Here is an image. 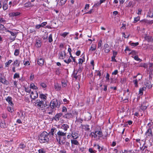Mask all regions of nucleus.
Returning a JSON list of instances; mask_svg holds the SVG:
<instances>
[{
    "instance_id": "nucleus-1",
    "label": "nucleus",
    "mask_w": 153,
    "mask_h": 153,
    "mask_svg": "<svg viewBox=\"0 0 153 153\" xmlns=\"http://www.w3.org/2000/svg\"><path fill=\"white\" fill-rule=\"evenodd\" d=\"M39 140L41 143L48 142L49 140L48 134L46 131H43L39 137Z\"/></svg>"
},
{
    "instance_id": "nucleus-2",
    "label": "nucleus",
    "mask_w": 153,
    "mask_h": 153,
    "mask_svg": "<svg viewBox=\"0 0 153 153\" xmlns=\"http://www.w3.org/2000/svg\"><path fill=\"white\" fill-rule=\"evenodd\" d=\"M90 136L96 139L97 140H99L100 138L102 136V134L101 131H97L91 132L90 134Z\"/></svg>"
},
{
    "instance_id": "nucleus-3",
    "label": "nucleus",
    "mask_w": 153,
    "mask_h": 153,
    "mask_svg": "<svg viewBox=\"0 0 153 153\" xmlns=\"http://www.w3.org/2000/svg\"><path fill=\"white\" fill-rule=\"evenodd\" d=\"M60 102L56 99H53L50 103L51 108L54 109L55 108H59L60 105Z\"/></svg>"
},
{
    "instance_id": "nucleus-4",
    "label": "nucleus",
    "mask_w": 153,
    "mask_h": 153,
    "mask_svg": "<svg viewBox=\"0 0 153 153\" xmlns=\"http://www.w3.org/2000/svg\"><path fill=\"white\" fill-rule=\"evenodd\" d=\"M36 104L37 108L41 110H45L44 108L47 106L46 105L44 104L42 100L40 101L38 100H36Z\"/></svg>"
},
{
    "instance_id": "nucleus-5",
    "label": "nucleus",
    "mask_w": 153,
    "mask_h": 153,
    "mask_svg": "<svg viewBox=\"0 0 153 153\" xmlns=\"http://www.w3.org/2000/svg\"><path fill=\"white\" fill-rule=\"evenodd\" d=\"M59 137H60V138L59 137V139L60 140H61L62 143H65V139H66V138L65 137H66V133H64L60 131H59L57 133Z\"/></svg>"
},
{
    "instance_id": "nucleus-6",
    "label": "nucleus",
    "mask_w": 153,
    "mask_h": 153,
    "mask_svg": "<svg viewBox=\"0 0 153 153\" xmlns=\"http://www.w3.org/2000/svg\"><path fill=\"white\" fill-rule=\"evenodd\" d=\"M62 112L63 114V117L64 118H67V109L66 107L65 106H63L62 109Z\"/></svg>"
},
{
    "instance_id": "nucleus-7",
    "label": "nucleus",
    "mask_w": 153,
    "mask_h": 153,
    "mask_svg": "<svg viewBox=\"0 0 153 153\" xmlns=\"http://www.w3.org/2000/svg\"><path fill=\"white\" fill-rule=\"evenodd\" d=\"M38 93L36 91H35L34 92L32 91L31 93L30 97L32 99H34L38 97Z\"/></svg>"
},
{
    "instance_id": "nucleus-8",
    "label": "nucleus",
    "mask_w": 153,
    "mask_h": 153,
    "mask_svg": "<svg viewBox=\"0 0 153 153\" xmlns=\"http://www.w3.org/2000/svg\"><path fill=\"white\" fill-rule=\"evenodd\" d=\"M63 114L60 113H58L55 115L53 119L56 121H59V118Z\"/></svg>"
},
{
    "instance_id": "nucleus-9",
    "label": "nucleus",
    "mask_w": 153,
    "mask_h": 153,
    "mask_svg": "<svg viewBox=\"0 0 153 153\" xmlns=\"http://www.w3.org/2000/svg\"><path fill=\"white\" fill-rule=\"evenodd\" d=\"M145 134L148 136H152L153 137V134L152 133V130L151 129L148 128L145 133Z\"/></svg>"
},
{
    "instance_id": "nucleus-10",
    "label": "nucleus",
    "mask_w": 153,
    "mask_h": 153,
    "mask_svg": "<svg viewBox=\"0 0 153 153\" xmlns=\"http://www.w3.org/2000/svg\"><path fill=\"white\" fill-rule=\"evenodd\" d=\"M79 73L78 72V71H74V73L73 75V76L76 79H79L80 77Z\"/></svg>"
},
{
    "instance_id": "nucleus-11",
    "label": "nucleus",
    "mask_w": 153,
    "mask_h": 153,
    "mask_svg": "<svg viewBox=\"0 0 153 153\" xmlns=\"http://www.w3.org/2000/svg\"><path fill=\"white\" fill-rule=\"evenodd\" d=\"M104 49L105 52L106 53H108L110 51L109 46L107 44H105L104 46Z\"/></svg>"
},
{
    "instance_id": "nucleus-12",
    "label": "nucleus",
    "mask_w": 153,
    "mask_h": 153,
    "mask_svg": "<svg viewBox=\"0 0 153 153\" xmlns=\"http://www.w3.org/2000/svg\"><path fill=\"white\" fill-rule=\"evenodd\" d=\"M7 32L10 33L11 35L13 36V38L11 39L13 41L14 40L17 35L16 33H13V32L9 30H7Z\"/></svg>"
},
{
    "instance_id": "nucleus-13",
    "label": "nucleus",
    "mask_w": 153,
    "mask_h": 153,
    "mask_svg": "<svg viewBox=\"0 0 153 153\" xmlns=\"http://www.w3.org/2000/svg\"><path fill=\"white\" fill-rule=\"evenodd\" d=\"M93 147L94 149L97 150L99 151H100L102 149V147H100L98 144H95L94 145Z\"/></svg>"
},
{
    "instance_id": "nucleus-14",
    "label": "nucleus",
    "mask_w": 153,
    "mask_h": 153,
    "mask_svg": "<svg viewBox=\"0 0 153 153\" xmlns=\"http://www.w3.org/2000/svg\"><path fill=\"white\" fill-rule=\"evenodd\" d=\"M6 100L8 103L10 104V105L12 106L13 105V102L12 101V98L11 97L8 96L6 99Z\"/></svg>"
},
{
    "instance_id": "nucleus-15",
    "label": "nucleus",
    "mask_w": 153,
    "mask_h": 153,
    "mask_svg": "<svg viewBox=\"0 0 153 153\" xmlns=\"http://www.w3.org/2000/svg\"><path fill=\"white\" fill-rule=\"evenodd\" d=\"M37 63L40 66H42L44 64V59L42 58L38 59Z\"/></svg>"
},
{
    "instance_id": "nucleus-16",
    "label": "nucleus",
    "mask_w": 153,
    "mask_h": 153,
    "mask_svg": "<svg viewBox=\"0 0 153 153\" xmlns=\"http://www.w3.org/2000/svg\"><path fill=\"white\" fill-rule=\"evenodd\" d=\"M54 88L56 91H59L61 88V85L57 83H55L54 85Z\"/></svg>"
},
{
    "instance_id": "nucleus-17",
    "label": "nucleus",
    "mask_w": 153,
    "mask_h": 153,
    "mask_svg": "<svg viewBox=\"0 0 153 153\" xmlns=\"http://www.w3.org/2000/svg\"><path fill=\"white\" fill-rule=\"evenodd\" d=\"M35 46L37 48H39L41 46V42L40 40L38 39L36 40Z\"/></svg>"
},
{
    "instance_id": "nucleus-18",
    "label": "nucleus",
    "mask_w": 153,
    "mask_h": 153,
    "mask_svg": "<svg viewBox=\"0 0 153 153\" xmlns=\"http://www.w3.org/2000/svg\"><path fill=\"white\" fill-rule=\"evenodd\" d=\"M81 128L82 129L85 130V131H89L90 130V128H89V126L88 125H81Z\"/></svg>"
},
{
    "instance_id": "nucleus-19",
    "label": "nucleus",
    "mask_w": 153,
    "mask_h": 153,
    "mask_svg": "<svg viewBox=\"0 0 153 153\" xmlns=\"http://www.w3.org/2000/svg\"><path fill=\"white\" fill-rule=\"evenodd\" d=\"M66 56V53L64 51H61L60 55V58L63 59Z\"/></svg>"
},
{
    "instance_id": "nucleus-20",
    "label": "nucleus",
    "mask_w": 153,
    "mask_h": 153,
    "mask_svg": "<svg viewBox=\"0 0 153 153\" xmlns=\"http://www.w3.org/2000/svg\"><path fill=\"white\" fill-rule=\"evenodd\" d=\"M0 82L4 84H7L6 83L7 81L5 78H3L0 76Z\"/></svg>"
},
{
    "instance_id": "nucleus-21",
    "label": "nucleus",
    "mask_w": 153,
    "mask_h": 153,
    "mask_svg": "<svg viewBox=\"0 0 153 153\" xmlns=\"http://www.w3.org/2000/svg\"><path fill=\"white\" fill-rule=\"evenodd\" d=\"M147 106H148V105L144 104V103H143V104L140 106V108L143 110H144L146 109Z\"/></svg>"
},
{
    "instance_id": "nucleus-22",
    "label": "nucleus",
    "mask_w": 153,
    "mask_h": 153,
    "mask_svg": "<svg viewBox=\"0 0 153 153\" xmlns=\"http://www.w3.org/2000/svg\"><path fill=\"white\" fill-rule=\"evenodd\" d=\"M72 136L74 139H76L78 137V134L77 133L74 132L72 134Z\"/></svg>"
},
{
    "instance_id": "nucleus-23",
    "label": "nucleus",
    "mask_w": 153,
    "mask_h": 153,
    "mask_svg": "<svg viewBox=\"0 0 153 153\" xmlns=\"http://www.w3.org/2000/svg\"><path fill=\"white\" fill-rule=\"evenodd\" d=\"M74 139V140H71V143L72 144H74L76 145H78L79 144L78 141Z\"/></svg>"
},
{
    "instance_id": "nucleus-24",
    "label": "nucleus",
    "mask_w": 153,
    "mask_h": 153,
    "mask_svg": "<svg viewBox=\"0 0 153 153\" xmlns=\"http://www.w3.org/2000/svg\"><path fill=\"white\" fill-rule=\"evenodd\" d=\"M96 48V46L95 44H92V46L91 47V48L90 49V50L91 51H95Z\"/></svg>"
},
{
    "instance_id": "nucleus-25",
    "label": "nucleus",
    "mask_w": 153,
    "mask_h": 153,
    "mask_svg": "<svg viewBox=\"0 0 153 153\" xmlns=\"http://www.w3.org/2000/svg\"><path fill=\"white\" fill-rule=\"evenodd\" d=\"M30 88L35 90H36L38 89L37 87L33 83H32L30 85Z\"/></svg>"
},
{
    "instance_id": "nucleus-26",
    "label": "nucleus",
    "mask_w": 153,
    "mask_h": 153,
    "mask_svg": "<svg viewBox=\"0 0 153 153\" xmlns=\"http://www.w3.org/2000/svg\"><path fill=\"white\" fill-rule=\"evenodd\" d=\"M1 127V128H4L6 127V124L5 121H4L3 122H2L0 124Z\"/></svg>"
},
{
    "instance_id": "nucleus-27",
    "label": "nucleus",
    "mask_w": 153,
    "mask_h": 153,
    "mask_svg": "<svg viewBox=\"0 0 153 153\" xmlns=\"http://www.w3.org/2000/svg\"><path fill=\"white\" fill-rule=\"evenodd\" d=\"M149 16L150 17H153V9L150 10L149 13Z\"/></svg>"
},
{
    "instance_id": "nucleus-28",
    "label": "nucleus",
    "mask_w": 153,
    "mask_h": 153,
    "mask_svg": "<svg viewBox=\"0 0 153 153\" xmlns=\"http://www.w3.org/2000/svg\"><path fill=\"white\" fill-rule=\"evenodd\" d=\"M145 39L148 41H150L152 40V37L151 36H146L145 37Z\"/></svg>"
},
{
    "instance_id": "nucleus-29",
    "label": "nucleus",
    "mask_w": 153,
    "mask_h": 153,
    "mask_svg": "<svg viewBox=\"0 0 153 153\" xmlns=\"http://www.w3.org/2000/svg\"><path fill=\"white\" fill-rule=\"evenodd\" d=\"M20 62L18 60H16L14 62V65L17 67H19V66Z\"/></svg>"
},
{
    "instance_id": "nucleus-30",
    "label": "nucleus",
    "mask_w": 153,
    "mask_h": 153,
    "mask_svg": "<svg viewBox=\"0 0 153 153\" xmlns=\"http://www.w3.org/2000/svg\"><path fill=\"white\" fill-rule=\"evenodd\" d=\"M40 85L44 88H46L47 87V85L44 82H40Z\"/></svg>"
},
{
    "instance_id": "nucleus-31",
    "label": "nucleus",
    "mask_w": 153,
    "mask_h": 153,
    "mask_svg": "<svg viewBox=\"0 0 153 153\" xmlns=\"http://www.w3.org/2000/svg\"><path fill=\"white\" fill-rule=\"evenodd\" d=\"M8 6L7 3H4L3 5V8L4 10H6L7 9Z\"/></svg>"
},
{
    "instance_id": "nucleus-32",
    "label": "nucleus",
    "mask_w": 153,
    "mask_h": 153,
    "mask_svg": "<svg viewBox=\"0 0 153 153\" xmlns=\"http://www.w3.org/2000/svg\"><path fill=\"white\" fill-rule=\"evenodd\" d=\"M153 125V123L152 122H150L147 125V126L148 127V128L151 129Z\"/></svg>"
},
{
    "instance_id": "nucleus-33",
    "label": "nucleus",
    "mask_w": 153,
    "mask_h": 153,
    "mask_svg": "<svg viewBox=\"0 0 153 153\" xmlns=\"http://www.w3.org/2000/svg\"><path fill=\"white\" fill-rule=\"evenodd\" d=\"M19 49H15L14 51V55L16 56H17L19 55Z\"/></svg>"
},
{
    "instance_id": "nucleus-34",
    "label": "nucleus",
    "mask_w": 153,
    "mask_h": 153,
    "mask_svg": "<svg viewBox=\"0 0 153 153\" xmlns=\"http://www.w3.org/2000/svg\"><path fill=\"white\" fill-rule=\"evenodd\" d=\"M12 62L11 60H9L8 62H6L5 63V66L6 67H8L9 65Z\"/></svg>"
},
{
    "instance_id": "nucleus-35",
    "label": "nucleus",
    "mask_w": 153,
    "mask_h": 153,
    "mask_svg": "<svg viewBox=\"0 0 153 153\" xmlns=\"http://www.w3.org/2000/svg\"><path fill=\"white\" fill-rule=\"evenodd\" d=\"M49 42L51 43L53 41L52 34H51L50 35L48 38Z\"/></svg>"
},
{
    "instance_id": "nucleus-36",
    "label": "nucleus",
    "mask_w": 153,
    "mask_h": 153,
    "mask_svg": "<svg viewBox=\"0 0 153 153\" xmlns=\"http://www.w3.org/2000/svg\"><path fill=\"white\" fill-rule=\"evenodd\" d=\"M40 97L42 99H43L44 100H46V96L42 94H41L39 95Z\"/></svg>"
},
{
    "instance_id": "nucleus-37",
    "label": "nucleus",
    "mask_w": 153,
    "mask_h": 153,
    "mask_svg": "<svg viewBox=\"0 0 153 153\" xmlns=\"http://www.w3.org/2000/svg\"><path fill=\"white\" fill-rule=\"evenodd\" d=\"M20 13L19 12H13L12 13V15L13 16H17L20 14Z\"/></svg>"
},
{
    "instance_id": "nucleus-38",
    "label": "nucleus",
    "mask_w": 153,
    "mask_h": 153,
    "mask_svg": "<svg viewBox=\"0 0 153 153\" xmlns=\"http://www.w3.org/2000/svg\"><path fill=\"white\" fill-rule=\"evenodd\" d=\"M0 23L3 24H4L6 23V21L2 18H0Z\"/></svg>"
},
{
    "instance_id": "nucleus-39",
    "label": "nucleus",
    "mask_w": 153,
    "mask_h": 153,
    "mask_svg": "<svg viewBox=\"0 0 153 153\" xmlns=\"http://www.w3.org/2000/svg\"><path fill=\"white\" fill-rule=\"evenodd\" d=\"M102 41L101 40H100L99 41V42H98V48L101 49L102 48L101 45H102Z\"/></svg>"
},
{
    "instance_id": "nucleus-40",
    "label": "nucleus",
    "mask_w": 153,
    "mask_h": 153,
    "mask_svg": "<svg viewBox=\"0 0 153 153\" xmlns=\"http://www.w3.org/2000/svg\"><path fill=\"white\" fill-rule=\"evenodd\" d=\"M38 152L39 153H45L46 151L45 150L42 148L39 150Z\"/></svg>"
},
{
    "instance_id": "nucleus-41",
    "label": "nucleus",
    "mask_w": 153,
    "mask_h": 153,
    "mask_svg": "<svg viewBox=\"0 0 153 153\" xmlns=\"http://www.w3.org/2000/svg\"><path fill=\"white\" fill-rule=\"evenodd\" d=\"M140 67H143L145 68H147L148 67L147 65L145 63L141 64L140 65Z\"/></svg>"
},
{
    "instance_id": "nucleus-42",
    "label": "nucleus",
    "mask_w": 153,
    "mask_h": 153,
    "mask_svg": "<svg viewBox=\"0 0 153 153\" xmlns=\"http://www.w3.org/2000/svg\"><path fill=\"white\" fill-rule=\"evenodd\" d=\"M134 58L135 60L138 61L139 62H141L142 61L141 59H139L138 58V56H134Z\"/></svg>"
},
{
    "instance_id": "nucleus-43",
    "label": "nucleus",
    "mask_w": 153,
    "mask_h": 153,
    "mask_svg": "<svg viewBox=\"0 0 153 153\" xmlns=\"http://www.w3.org/2000/svg\"><path fill=\"white\" fill-rule=\"evenodd\" d=\"M133 82L134 83V84L135 85V86L136 87L138 86V81L137 79H135L133 81Z\"/></svg>"
},
{
    "instance_id": "nucleus-44",
    "label": "nucleus",
    "mask_w": 153,
    "mask_h": 153,
    "mask_svg": "<svg viewBox=\"0 0 153 153\" xmlns=\"http://www.w3.org/2000/svg\"><path fill=\"white\" fill-rule=\"evenodd\" d=\"M19 74L16 73L14 75L13 78L15 79L16 78H19Z\"/></svg>"
},
{
    "instance_id": "nucleus-45",
    "label": "nucleus",
    "mask_w": 153,
    "mask_h": 153,
    "mask_svg": "<svg viewBox=\"0 0 153 153\" xmlns=\"http://www.w3.org/2000/svg\"><path fill=\"white\" fill-rule=\"evenodd\" d=\"M25 146L24 144L21 143L19 145V148L21 149H23L25 148Z\"/></svg>"
},
{
    "instance_id": "nucleus-46",
    "label": "nucleus",
    "mask_w": 153,
    "mask_h": 153,
    "mask_svg": "<svg viewBox=\"0 0 153 153\" xmlns=\"http://www.w3.org/2000/svg\"><path fill=\"white\" fill-rule=\"evenodd\" d=\"M122 153H133L132 152L131 150H124L123 152Z\"/></svg>"
},
{
    "instance_id": "nucleus-47",
    "label": "nucleus",
    "mask_w": 153,
    "mask_h": 153,
    "mask_svg": "<svg viewBox=\"0 0 153 153\" xmlns=\"http://www.w3.org/2000/svg\"><path fill=\"white\" fill-rule=\"evenodd\" d=\"M140 18L139 16L135 17L134 19V22L136 23L139 20Z\"/></svg>"
},
{
    "instance_id": "nucleus-48",
    "label": "nucleus",
    "mask_w": 153,
    "mask_h": 153,
    "mask_svg": "<svg viewBox=\"0 0 153 153\" xmlns=\"http://www.w3.org/2000/svg\"><path fill=\"white\" fill-rule=\"evenodd\" d=\"M7 110L9 112H12L13 111V109L11 107H7Z\"/></svg>"
},
{
    "instance_id": "nucleus-49",
    "label": "nucleus",
    "mask_w": 153,
    "mask_h": 153,
    "mask_svg": "<svg viewBox=\"0 0 153 153\" xmlns=\"http://www.w3.org/2000/svg\"><path fill=\"white\" fill-rule=\"evenodd\" d=\"M139 45V43L138 42H137L135 43H131V46H137V45Z\"/></svg>"
},
{
    "instance_id": "nucleus-50",
    "label": "nucleus",
    "mask_w": 153,
    "mask_h": 153,
    "mask_svg": "<svg viewBox=\"0 0 153 153\" xmlns=\"http://www.w3.org/2000/svg\"><path fill=\"white\" fill-rule=\"evenodd\" d=\"M60 35L64 37H65L67 35V33L64 32L60 34Z\"/></svg>"
},
{
    "instance_id": "nucleus-51",
    "label": "nucleus",
    "mask_w": 153,
    "mask_h": 153,
    "mask_svg": "<svg viewBox=\"0 0 153 153\" xmlns=\"http://www.w3.org/2000/svg\"><path fill=\"white\" fill-rule=\"evenodd\" d=\"M47 24V22H43L40 25L41 27H43L44 26H45Z\"/></svg>"
},
{
    "instance_id": "nucleus-52",
    "label": "nucleus",
    "mask_w": 153,
    "mask_h": 153,
    "mask_svg": "<svg viewBox=\"0 0 153 153\" xmlns=\"http://www.w3.org/2000/svg\"><path fill=\"white\" fill-rule=\"evenodd\" d=\"M67 0H61L60 3L62 5L64 4L66 2Z\"/></svg>"
},
{
    "instance_id": "nucleus-53",
    "label": "nucleus",
    "mask_w": 153,
    "mask_h": 153,
    "mask_svg": "<svg viewBox=\"0 0 153 153\" xmlns=\"http://www.w3.org/2000/svg\"><path fill=\"white\" fill-rule=\"evenodd\" d=\"M100 3H96L95 4L94 6H93V7H97L98 6H100Z\"/></svg>"
},
{
    "instance_id": "nucleus-54",
    "label": "nucleus",
    "mask_w": 153,
    "mask_h": 153,
    "mask_svg": "<svg viewBox=\"0 0 153 153\" xmlns=\"http://www.w3.org/2000/svg\"><path fill=\"white\" fill-rule=\"evenodd\" d=\"M25 91L29 93L30 91V90L28 88H25Z\"/></svg>"
},
{
    "instance_id": "nucleus-55",
    "label": "nucleus",
    "mask_w": 153,
    "mask_h": 153,
    "mask_svg": "<svg viewBox=\"0 0 153 153\" xmlns=\"http://www.w3.org/2000/svg\"><path fill=\"white\" fill-rule=\"evenodd\" d=\"M83 61L84 60L82 59H80L79 60L78 63L79 64H82L83 62Z\"/></svg>"
},
{
    "instance_id": "nucleus-56",
    "label": "nucleus",
    "mask_w": 153,
    "mask_h": 153,
    "mask_svg": "<svg viewBox=\"0 0 153 153\" xmlns=\"http://www.w3.org/2000/svg\"><path fill=\"white\" fill-rule=\"evenodd\" d=\"M118 73L117 70H115L112 73V74L113 75H116Z\"/></svg>"
},
{
    "instance_id": "nucleus-57",
    "label": "nucleus",
    "mask_w": 153,
    "mask_h": 153,
    "mask_svg": "<svg viewBox=\"0 0 153 153\" xmlns=\"http://www.w3.org/2000/svg\"><path fill=\"white\" fill-rule=\"evenodd\" d=\"M5 28L4 25L2 24H0V29H3Z\"/></svg>"
},
{
    "instance_id": "nucleus-58",
    "label": "nucleus",
    "mask_w": 153,
    "mask_h": 153,
    "mask_svg": "<svg viewBox=\"0 0 153 153\" xmlns=\"http://www.w3.org/2000/svg\"><path fill=\"white\" fill-rule=\"evenodd\" d=\"M51 110H50V111L48 112V113L49 114H51L53 112V109L51 108Z\"/></svg>"
},
{
    "instance_id": "nucleus-59",
    "label": "nucleus",
    "mask_w": 153,
    "mask_h": 153,
    "mask_svg": "<svg viewBox=\"0 0 153 153\" xmlns=\"http://www.w3.org/2000/svg\"><path fill=\"white\" fill-rule=\"evenodd\" d=\"M55 130L56 131V130L55 129H54V128H52L51 129V132L52 133V135H54L53 132H54V131Z\"/></svg>"
},
{
    "instance_id": "nucleus-60",
    "label": "nucleus",
    "mask_w": 153,
    "mask_h": 153,
    "mask_svg": "<svg viewBox=\"0 0 153 153\" xmlns=\"http://www.w3.org/2000/svg\"><path fill=\"white\" fill-rule=\"evenodd\" d=\"M2 117L3 118L5 119L7 117V115L6 114H3L2 115Z\"/></svg>"
},
{
    "instance_id": "nucleus-61",
    "label": "nucleus",
    "mask_w": 153,
    "mask_h": 153,
    "mask_svg": "<svg viewBox=\"0 0 153 153\" xmlns=\"http://www.w3.org/2000/svg\"><path fill=\"white\" fill-rule=\"evenodd\" d=\"M89 151L91 153H95V152L91 148H90L89 149Z\"/></svg>"
},
{
    "instance_id": "nucleus-62",
    "label": "nucleus",
    "mask_w": 153,
    "mask_h": 153,
    "mask_svg": "<svg viewBox=\"0 0 153 153\" xmlns=\"http://www.w3.org/2000/svg\"><path fill=\"white\" fill-rule=\"evenodd\" d=\"M41 27L40 25H38L35 26V28L36 29H39Z\"/></svg>"
},
{
    "instance_id": "nucleus-63",
    "label": "nucleus",
    "mask_w": 153,
    "mask_h": 153,
    "mask_svg": "<svg viewBox=\"0 0 153 153\" xmlns=\"http://www.w3.org/2000/svg\"><path fill=\"white\" fill-rule=\"evenodd\" d=\"M62 86L64 87H65L67 86V84L66 82H62Z\"/></svg>"
},
{
    "instance_id": "nucleus-64",
    "label": "nucleus",
    "mask_w": 153,
    "mask_h": 153,
    "mask_svg": "<svg viewBox=\"0 0 153 153\" xmlns=\"http://www.w3.org/2000/svg\"><path fill=\"white\" fill-rule=\"evenodd\" d=\"M117 149L114 150L112 152H110L109 153H117Z\"/></svg>"
}]
</instances>
